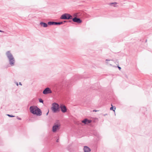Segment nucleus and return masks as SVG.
<instances>
[{
    "label": "nucleus",
    "mask_w": 152,
    "mask_h": 152,
    "mask_svg": "<svg viewBox=\"0 0 152 152\" xmlns=\"http://www.w3.org/2000/svg\"><path fill=\"white\" fill-rule=\"evenodd\" d=\"M48 24L49 26L56 25V22L49 21L48 23Z\"/></svg>",
    "instance_id": "nucleus-14"
},
{
    "label": "nucleus",
    "mask_w": 152,
    "mask_h": 152,
    "mask_svg": "<svg viewBox=\"0 0 152 152\" xmlns=\"http://www.w3.org/2000/svg\"><path fill=\"white\" fill-rule=\"evenodd\" d=\"M19 84L20 85H21V86H22V84H21V83H20V82H19Z\"/></svg>",
    "instance_id": "nucleus-26"
},
{
    "label": "nucleus",
    "mask_w": 152,
    "mask_h": 152,
    "mask_svg": "<svg viewBox=\"0 0 152 152\" xmlns=\"http://www.w3.org/2000/svg\"><path fill=\"white\" fill-rule=\"evenodd\" d=\"M82 122L85 124H88L91 123V120L85 118L82 121Z\"/></svg>",
    "instance_id": "nucleus-11"
},
{
    "label": "nucleus",
    "mask_w": 152,
    "mask_h": 152,
    "mask_svg": "<svg viewBox=\"0 0 152 152\" xmlns=\"http://www.w3.org/2000/svg\"><path fill=\"white\" fill-rule=\"evenodd\" d=\"M72 21L75 23H76L78 24L80 23H82V20L79 18H77L76 16L72 19Z\"/></svg>",
    "instance_id": "nucleus-6"
},
{
    "label": "nucleus",
    "mask_w": 152,
    "mask_h": 152,
    "mask_svg": "<svg viewBox=\"0 0 152 152\" xmlns=\"http://www.w3.org/2000/svg\"><path fill=\"white\" fill-rule=\"evenodd\" d=\"M117 4V3L116 2H112V3H110V4L111 6H113L114 7H116L117 6H116V4Z\"/></svg>",
    "instance_id": "nucleus-15"
},
{
    "label": "nucleus",
    "mask_w": 152,
    "mask_h": 152,
    "mask_svg": "<svg viewBox=\"0 0 152 152\" xmlns=\"http://www.w3.org/2000/svg\"><path fill=\"white\" fill-rule=\"evenodd\" d=\"M51 109L53 113H57L60 111L59 106L58 104L54 102L52 104Z\"/></svg>",
    "instance_id": "nucleus-2"
},
{
    "label": "nucleus",
    "mask_w": 152,
    "mask_h": 152,
    "mask_svg": "<svg viewBox=\"0 0 152 152\" xmlns=\"http://www.w3.org/2000/svg\"><path fill=\"white\" fill-rule=\"evenodd\" d=\"M36 106H31L29 108V110L30 112L34 114V113H35L34 112L36 109Z\"/></svg>",
    "instance_id": "nucleus-10"
},
{
    "label": "nucleus",
    "mask_w": 152,
    "mask_h": 152,
    "mask_svg": "<svg viewBox=\"0 0 152 152\" xmlns=\"http://www.w3.org/2000/svg\"><path fill=\"white\" fill-rule=\"evenodd\" d=\"M17 118L19 120H21V119L20 118L18 117V116H17Z\"/></svg>",
    "instance_id": "nucleus-22"
},
{
    "label": "nucleus",
    "mask_w": 152,
    "mask_h": 152,
    "mask_svg": "<svg viewBox=\"0 0 152 152\" xmlns=\"http://www.w3.org/2000/svg\"><path fill=\"white\" fill-rule=\"evenodd\" d=\"M147 39H146V40H145V42H147Z\"/></svg>",
    "instance_id": "nucleus-32"
},
{
    "label": "nucleus",
    "mask_w": 152,
    "mask_h": 152,
    "mask_svg": "<svg viewBox=\"0 0 152 152\" xmlns=\"http://www.w3.org/2000/svg\"><path fill=\"white\" fill-rule=\"evenodd\" d=\"M111 60H108V59H106V61H107V63H108L107 61H111Z\"/></svg>",
    "instance_id": "nucleus-24"
},
{
    "label": "nucleus",
    "mask_w": 152,
    "mask_h": 152,
    "mask_svg": "<svg viewBox=\"0 0 152 152\" xmlns=\"http://www.w3.org/2000/svg\"><path fill=\"white\" fill-rule=\"evenodd\" d=\"M40 25L41 26L43 27L44 28H46L48 26V24L44 22L41 21L40 23Z\"/></svg>",
    "instance_id": "nucleus-13"
},
{
    "label": "nucleus",
    "mask_w": 152,
    "mask_h": 152,
    "mask_svg": "<svg viewBox=\"0 0 152 152\" xmlns=\"http://www.w3.org/2000/svg\"><path fill=\"white\" fill-rule=\"evenodd\" d=\"M83 150L84 152H90L91 151L90 148L86 146H84Z\"/></svg>",
    "instance_id": "nucleus-12"
},
{
    "label": "nucleus",
    "mask_w": 152,
    "mask_h": 152,
    "mask_svg": "<svg viewBox=\"0 0 152 152\" xmlns=\"http://www.w3.org/2000/svg\"><path fill=\"white\" fill-rule=\"evenodd\" d=\"M36 110L34 112L35 113H34V115H36L38 116H40L42 114V112L41 110L37 106H36Z\"/></svg>",
    "instance_id": "nucleus-5"
},
{
    "label": "nucleus",
    "mask_w": 152,
    "mask_h": 152,
    "mask_svg": "<svg viewBox=\"0 0 152 152\" xmlns=\"http://www.w3.org/2000/svg\"><path fill=\"white\" fill-rule=\"evenodd\" d=\"M72 18V16L70 14L68 13H64L62 15L60 19L63 20H70Z\"/></svg>",
    "instance_id": "nucleus-3"
},
{
    "label": "nucleus",
    "mask_w": 152,
    "mask_h": 152,
    "mask_svg": "<svg viewBox=\"0 0 152 152\" xmlns=\"http://www.w3.org/2000/svg\"><path fill=\"white\" fill-rule=\"evenodd\" d=\"M107 115V113H106V114H105L103 115L104 116H105V115Z\"/></svg>",
    "instance_id": "nucleus-28"
},
{
    "label": "nucleus",
    "mask_w": 152,
    "mask_h": 152,
    "mask_svg": "<svg viewBox=\"0 0 152 152\" xmlns=\"http://www.w3.org/2000/svg\"><path fill=\"white\" fill-rule=\"evenodd\" d=\"M7 116H8L10 117H13L15 116L13 115H12L7 114Z\"/></svg>",
    "instance_id": "nucleus-20"
},
{
    "label": "nucleus",
    "mask_w": 152,
    "mask_h": 152,
    "mask_svg": "<svg viewBox=\"0 0 152 152\" xmlns=\"http://www.w3.org/2000/svg\"><path fill=\"white\" fill-rule=\"evenodd\" d=\"M112 107L110 108V110H113L115 111L116 107L115 106H113L112 104H111Z\"/></svg>",
    "instance_id": "nucleus-16"
},
{
    "label": "nucleus",
    "mask_w": 152,
    "mask_h": 152,
    "mask_svg": "<svg viewBox=\"0 0 152 152\" xmlns=\"http://www.w3.org/2000/svg\"><path fill=\"white\" fill-rule=\"evenodd\" d=\"M48 113H49V111L46 114V115H48Z\"/></svg>",
    "instance_id": "nucleus-29"
},
{
    "label": "nucleus",
    "mask_w": 152,
    "mask_h": 152,
    "mask_svg": "<svg viewBox=\"0 0 152 152\" xmlns=\"http://www.w3.org/2000/svg\"><path fill=\"white\" fill-rule=\"evenodd\" d=\"M56 141L57 142H59V139H57Z\"/></svg>",
    "instance_id": "nucleus-27"
},
{
    "label": "nucleus",
    "mask_w": 152,
    "mask_h": 152,
    "mask_svg": "<svg viewBox=\"0 0 152 152\" xmlns=\"http://www.w3.org/2000/svg\"><path fill=\"white\" fill-rule=\"evenodd\" d=\"M15 83L17 85V86H18V84L17 82H15Z\"/></svg>",
    "instance_id": "nucleus-23"
},
{
    "label": "nucleus",
    "mask_w": 152,
    "mask_h": 152,
    "mask_svg": "<svg viewBox=\"0 0 152 152\" xmlns=\"http://www.w3.org/2000/svg\"><path fill=\"white\" fill-rule=\"evenodd\" d=\"M52 93V91L50 88L47 87L43 91L42 93L45 95H47L48 94H51Z\"/></svg>",
    "instance_id": "nucleus-8"
},
{
    "label": "nucleus",
    "mask_w": 152,
    "mask_h": 152,
    "mask_svg": "<svg viewBox=\"0 0 152 152\" xmlns=\"http://www.w3.org/2000/svg\"><path fill=\"white\" fill-rule=\"evenodd\" d=\"M97 111V110H93V111H94H94L96 112V111Z\"/></svg>",
    "instance_id": "nucleus-30"
},
{
    "label": "nucleus",
    "mask_w": 152,
    "mask_h": 152,
    "mask_svg": "<svg viewBox=\"0 0 152 152\" xmlns=\"http://www.w3.org/2000/svg\"><path fill=\"white\" fill-rule=\"evenodd\" d=\"M9 61V64L11 66H13L15 65V60L12 54L11 53L10 51H8L6 53Z\"/></svg>",
    "instance_id": "nucleus-1"
},
{
    "label": "nucleus",
    "mask_w": 152,
    "mask_h": 152,
    "mask_svg": "<svg viewBox=\"0 0 152 152\" xmlns=\"http://www.w3.org/2000/svg\"><path fill=\"white\" fill-rule=\"evenodd\" d=\"M39 102L40 103H43V100L41 98L39 99Z\"/></svg>",
    "instance_id": "nucleus-19"
},
{
    "label": "nucleus",
    "mask_w": 152,
    "mask_h": 152,
    "mask_svg": "<svg viewBox=\"0 0 152 152\" xmlns=\"http://www.w3.org/2000/svg\"><path fill=\"white\" fill-rule=\"evenodd\" d=\"M60 125L59 124H55L52 127V131L53 132H56L57 130L59 129Z\"/></svg>",
    "instance_id": "nucleus-7"
},
{
    "label": "nucleus",
    "mask_w": 152,
    "mask_h": 152,
    "mask_svg": "<svg viewBox=\"0 0 152 152\" xmlns=\"http://www.w3.org/2000/svg\"><path fill=\"white\" fill-rule=\"evenodd\" d=\"M71 81H63L61 85V86H62L63 87H66L67 88H69L70 85H71L72 83Z\"/></svg>",
    "instance_id": "nucleus-4"
},
{
    "label": "nucleus",
    "mask_w": 152,
    "mask_h": 152,
    "mask_svg": "<svg viewBox=\"0 0 152 152\" xmlns=\"http://www.w3.org/2000/svg\"><path fill=\"white\" fill-rule=\"evenodd\" d=\"M72 22L71 20H69V21H67V20H64V21H62V22L63 23V24H64L65 23H67V22Z\"/></svg>",
    "instance_id": "nucleus-18"
},
{
    "label": "nucleus",
    "mask_w": 152,
    "mask_h": 152,
    "mask_svg": "<svg viewBox=\"0 0 152 152\" xmlns=\"http://www.w3.org/2000/svg\"><path fill=\"white\" fill-rule=\"evenodd\" d=\"M63 113H65L67 111V109L66 106L63 104H61L59 106V108Z\"/></svg>",
    "instance_id": "nucleus-9"
},
{
    "label": "nucleus",
    "mask_w": 152,
    "mask_h": 152,
    "mask_svg": "<svg viewBox=\"0 0 152 152\" xmlns=\"http://www.w3.org/2000/svg\"><path fill=\"white\" fill-rule=\"evenodd\" d=\"M94 89H97V88H94Z\"/></svg>",
    "instance_id": "nucleus-31"
},
{
    "label": "nucleus",
    "mask_w": 152,
    "mask_h": 152,
    "mask_svg": "<svg viewBox=\"0 0 152 152\" xmlns=\"http://www.w3.org/2000/svg\"><path fill=\"white\" fill-rule=\"evenodd\" d=\"M63 24V23L62 21H60L59 22H56V25L57 26H59L61 24Z\"/></svg>",
    "instance_id": "nucleus-17"
},
{
    "label": "nucleus",
    "mask_w": 152,
    "mask_h": 152,
    "mask_svg": "<svg viewBox=\"0 0 152 152\" xmlns=\"http://www.w3.org/2000/svg\"><path fill=\"white\" fill-rule=\"evenodd\" d=\"M0 32H4V31H2V30H0Z\"/></svg>",
    "instance_id": "nucleus-25"
},
{
    "label": "nucleus",
    "mask_w": 152,
    "mask_h": 152,
    "mask_svg": "<svg viewBox=\"0 0 152 152\" xmlns=\"http://www.w3.org/2000/svg\"><path fill=\"white\" fill-rule=\"evenodd\" d=\"M118 69L120 70L121 69V67L119 66H118Z\"/></svg>",
    "instance_id": "nucleus-21"
}]
</instances>
